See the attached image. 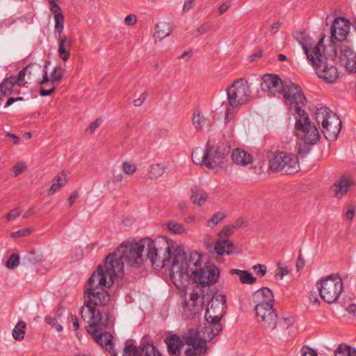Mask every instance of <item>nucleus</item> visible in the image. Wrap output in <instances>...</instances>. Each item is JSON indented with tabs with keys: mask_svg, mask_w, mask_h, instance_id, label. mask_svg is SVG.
Masks as SVG:
<instances>
[{
	"mask_svg": "<svg viewBox=\"0 0 356 356\" xmlns=\"http://www.w3.org/2000/svg\"><path fill=\"white\" fill-rule=\"evenodd\" d=\"M26 330V323L19 321L13 330V337L16 341H22L24 338Z\"/></svg>",
	"mask_w": 356,
	"mask_h": 356,
	"instance_id": "nucleus-40",
	"label": "nucleus"
},
{
	"mask_svg": "<svg viewBox=\"0 0 356 356\" xmlns=\"http://www.w3.org/2000/svg\"><path fill=\"white\" fill-rule=\"evenodd\" d=\"M182 338L184 344L191 346L185 350L186 356H202L207 352V341L200 337L197 329L190 328Z\"/></svg>",
	"mask_w": 356,
	"mask_h": 356,
	"instance_id": "nucleus-12",
	"label": "nucleus"
},
{
	"mask_svg": "<svg viewBox=\"0 0 356 356\" xmlns=\"http://www.w3.org/2000/svg\"><path fill=\"white\" fill-rule=\"evenodd\" d=\"M330 113H334L329 108L327 107H321L318 108L316 112V119L318 124L321 123L322 127H323V120H328V115Z\"/></svg>",
	"mask_w": 356,
	"mask_h": 356,
	"instance_id": "nucleus-41",
	"label": "nucleus"
},
{
	"mask_svg": "<svg viewBox=\"0 0 356 356\" xmlns=\"http://www.w3.org/2000/svg\"><path fill=\"white\" fill-rule=\"evenodd\" d=\"M209 151L208 149L207 146L205 149L202 147H196L191 154V158L194 163L197 165H205L209 160Z\"/></svg>",
	"mask_w": 356,
	"mask_h": 356,
	"instance_id": "nucleus-27",
	"label": "nucleus"
},
{
	"mask_svg": "<svg viewBox=\"0 0 356 356\" xmlns=\"http://www.w3.org/2000/svg\"><path fill=\"white\" fill-rule=\"evenodd\" d=\"M17 84L16 81L14 80V76H10L5 79L1 83H0V97L1 101L3 97H8L12 94H19V90L16 88Z\"/></svg>",
	"mask_w": 356,
	"mask_h": 356,
	"instance_id": "nucleus-26",
	"label": "nucleus"
},
{
	"mask_svg": "<svg viewBox=\"0 0 356 356\" xmlns=\"http://www.w3.org/2000/svg\"><path fill=\"white\" fill-rule=\"evenodd\" d=\"M293 37L302 46L307 58L311 63H316L314 58L319 54V49L316 48L314 51L311 53L312 38L305 31H296L293 33Z\"/></svg>",
	"mask_w": 356,
	"mask_h": 356,
	"instance_id": "nucleus-22",
	"label": "nucleus"
},
{
	"mask_svg": "<svg viewBox=\"0 0 356 356\" xmlns=\"http://www.w3.org/2000/svg\"><path fill=\"white\" fill-rule=\"evenodd\" d=\"M252 83L243 78L236 79L233 83L227 88L228 106L225 111V121L229 122L236 113L241 106L256 98L257 95L252 93L250 87Z\"/></svg>",
	"mask_w": 356,
	"mask_h": 356,
	"instance_id": "nucleus-6",
	"label": "nucleus"
},
{
	"mask_svg": "<svg viewBox=\"0 0 356 356\" xmlns=\"http://www.w3.org/2000/svg\"><path fill=\"white\" fill-rule=\"evenodd\" d=\"M31 234V229L29 228L27 229H19L15 232H13V237H24L29 236Z\"/></svg>",
	"mask_w": 356,
	"mask_h": 356,
	"instance_id": "nucleus-59",
	"label": "nucleus"
},
{
	"mask_svg": "<svg viewBox=\"0 0 356 356\" xmlns=\"http://www.w3.org/2000/svg\"><path fill=\"white\" fill-rule=\"evenodd\" d=\"M323 121L322 132L325 138L330 141L336 140L342 127L340 118L335 113H330L328 115V120H324Z\"/></svg>",
	"mask_w": 356,
	"mask_h": 356,
	"instance_id": "nucleus-18",
	"label": "nucleus"
},
{
	"mask_svg": "<svg viewBox=\"0 0 356 356\" xmlns=\"http://www.w3.org/2000/svg\"><path fill=\"white\" fill-rule=\"evenodd\" d=\"M305 265V259L302 257V252H301V250H299V255H298V259L296 261V269L298 271H299L300 270H301L302 268H304Z\"/></svg>",
	"mask_w": 356,
	"mask_h": 356,
	"instance_id": "nucleus-61",
	"label": "nucleus"
},
{
	"mask_svg": "<svg viewBox=\"0 0 356 356\" xmlns=\"http://www.w3.org/2000/svg\"><path fill=\"white\" fill-rule=\"evenodd\" d=\"M119 276L120 275H111L108 273L105 263L104 266L100 264L88 280L84 289H101L100 286L110 288L114 283L113 277Z\"/></svg>",
	"mask_w": 356,
	"mask_h": 356,
	"instance_id": "nucleus-15",
	"label": "nucleus"
},
{
	"mask_svg": "<svg viewBox=\"0 0 356 356\" xmlns=\"http://www.w3.org/2000/svg\"><path fill=\"white\" fill-rule=\"evenodd\" d=\"M67 182L66 175L64 171L60 172V175H57L54 178V182L48 190V195H51L56 192L60 191L63 186H64Z\"/></svg>",
	"mask_w": 356,
	"mask_h": 356,
	"instance_id": "nucleus-35",
	"label": "nucleus"
},
{
	"mask_svg": "<svg viewBox=\"0 0 356 356\" xmlns=\"http://www.w3.org/2000/svg\"><path fill=\"white\" fill-rule=\"evenodd\" d=\"M225 217V215L223 213L217 212L213 215L210 221L212 222L214 225H216L219 222H220L222 219H224Z\"/></svg>",
	"mask_w": 356,
	"mask_h": 356,
	"instance_id": "nucleus-58",
	"label": "nucleus"
},
{
	"mask_svg": "<svg viewBox=\"0 0 356 356\" xmlns=\"http://www.w3.org/2000/svg\"><path fill=\"white\" fill-rule=\"evenodd\" d=\"M201 265V256L197 252L186 254L182 245H177L173 251V259L170 269V277L179 289L185 288L189 283V269L193 266L197 268Z\"/></svg>",
	"mask_w": 356,
	"mask_h": 356,
	"instance_id": "nucleus-4",
	"label": "nucleus"
},
{
	"mask_svg": "<svg viewBox=\"0 0 356 356\" xmlns=\"http://www.w3.org/2000/svg\"><path fill=\"white\" fill-rule=\"evenodd\" d=\"M19 264V257L16 254H12L6 261V267L14 269Z\"/></svg>",
	"mask_w": 356,
	"mask_h": 356,
	"instance_id": "nucleus-46",
	"label": "nucleus"
},
{
	"mask_svg": "<svg viewBox=\"0 0 356 356\" xmlns=\"http://www.w3.org/2000/svg\"><path fill=\"white\" fill-rule=\"evenodd\" d=\"M193 280L203 287L212 286L218 282L220 276V270L214 264H208L204 268L191 269Z\"/></svg>",
	"mask_w": 356,
	"mask_h": 356,
	"instance_id": "nucleus-14",
	"label": "nucleus"
},
{
	"mask_svg": "<svg viewBox=\"0 0 356 356\" xmlns=\"http://www.w3.org/2000/svg\"><path fill=\"white\" fill-rule=\"evenodd\" d=\"M349 189V184L346 179H341L336 181L332 186V190L334 192V196L341 197L344 195Z\"/></svg>",
	"mask_w": 356,
	"mask_h": 356,
	"instance_id": "nucleus-38",
	"label": "nucleus"
},
{
	"mask_svg": "<svg viewBox=\"0 0 356 356\" xmlns=\"http://www.w3.org/2000/svg\"><path fill=\"white\" fill-rule=\"evenodd\" d=\"M40 73L42 74V70L41 65H40L39 70H33V69L29 70V71H27V74H26L28 82L29 81H34V82L37 83L36 80H38L40 79L37 78L36 75L40 74Z\"/></svg>",
	"mask_w": 356,
	"mask_h": 356,
	"instance_id": "nucleus-49",
	"label": "nucleus"
},
{
	"mask_svg": "<svg viewBox=\"0 0 356 356\" xmlns=\"http://www.w3.org/2000/svg\"><path fill=\"white\" fill-rule=\"evenodd\" d=\"M122 356H143L140 347L138 348L134 340L130 339L125 341Z\"/></svg>",
	"mask_w": 356,
	"mask_h": 356,
	"instance_id": "nucleus-36",
	"label": "nucleus"
},
{
	"mask_svg": "<svg viewBox=\"0 0 356 356\" xmlns=\"http://www.w3.org/2000/svg\"><path fill=\"white\" fill-rule=\"evenodd\" d=\"M337 51L339 50V58L340 61L345 65V67L349 72H356V53L349 45L346 44L337 45Z\"/></svg>",
	"mask_w": 356,
	"mask_h": 356,
	"instance_id": "nucleus-21",
	"label": "nucleus"
},
{
	"mask_svg": "<svg viewBox=\"0 0 356 356\" xmlns=\"http://www.w3.org/2000/svg\"><path fill=\"white\" fill-rule=\"evenodd\" d=\"M54 19H55V32L59 33V35H61V33L63 31V24H64V16L62 14V12H58L54 14Z\"/></svg>",
	"mask_w": 356,
	"mask_h": 356,
	"instance_id": "nucleus-45",
	"label": "nucleus"
},
{
	"mask_svg": "<svg viewBox=\"0 0 356 356\" xmlns=\"http://www.w3.org/2000/svg\"><path fill=\"white\" fill-rule=\"evenodd\" d=\"M216 292L211 289L206 293L201 289L193 290L190 294L189 300H185L183 305L184 315L188 319L193 318L203 309L205 302H211Z\"/></svg>",
	"mask_w": 356,
	"mask_h": 356,
	"instance_id": "nucleus-10",
	"label": "nucleus"
},
{
	"mask_svg": "<svg viewBox=\"0 0 356 356\" xmlns=\"http://www.w3.org/2000/svg\"><path fill=\"white\" fill-rule=\"evenodd\" d=\"M301 356H318V354L314 350L309 348L307 346H304L302 348Z\"/></svg>",
	"mask_w": 356,
	"mask_h": 356,
	"instance_id": "nucleus-56",
	"label": "nucleus"
},
{
	"mask_svg": "<svg viewBox=\"0 0 356 356\" xmlns=\"http://www.w3.org/2000/svg\"><path fill=\"white\" fill-rule=\"evenodd\" d=\"M63 76V70L60 67L56 66L54 68L53 71L50 74V76H48L47 70H42V79L36 80L37 83L40 85L49 84L55 85L58 84Z\"/></svg>",
	"mask_w": 356,
	"mask_h": 356,
	"instance_id": "nucleus-24",
	"label": "nucleus"
},
{
	"mask_svg": "<svg viewBox=\"0 0 356 356\" xmlns=\"http://www.w3.org/2000/svg\"><path fill=\"white\" fill-rule=\"evenodd\" d=\"M106 327L101 326H95L87 330L88 332L92 336L95 341L102 347L108 351L111 356H118L116 350L114 349L115 343H113V336L108 332H101V331Z\"/></svg>",
	"mask_w": 356,
	"mask_h": 356,
	"instance_id": "nucleus-16",
	"label": "nucleus"
},
{
	"mask_svg": "<svg viewBox=\"0 0 356 356\" xmlns=\"http://www.w3.org/2000/svg\"><path fill=\"white\" fill-rule=\"evenodd\" d=\"M204 120V118L201 116L200 113H195L193 118V123L197 130L202 129L201 122Z\"/></svg>",
	"mask_w": 356,
	"mask_h": 356,
	"instance_id": "nucleus-51",
	"label": "nucleus"
},
{
	"mask_svg": "<svg viewBox=\"0 0 356 356\" xmlns=\"http://www.w3.org/2000/svg\"><path fill=\"white\" fill-rule=\"evenodd\" d=\"M295 322V319L293 317H287L282 318V321H280V325L283 327V328H288L291 325H292Z\"/></svg>",
	"mask_w": 356,
	"mask_h": 356,
	"instance_id": "nucleus-54",
	"label": "nucleus"
},
{
	"mask_svg": "<svg viewBox=\"0 0 356 356\" xmlns=\"http://www.w3.org/2000/svg\"><path fill=\"white\" fill-rule=\"evenodd\" d=\"M142 355L145 356H161V353L152 342H142L140 345Z\"/></svg>",
	"mask_w": 356,
	"mask_h": 356,
	"instance_id": "nucleus-39",
	"label": "nucleus"
},
{
	"mask_svg": "<svg viewBox=\"0 0 356 356\" xmlns=\"http://www.w3.org/2000/svg\"><path fill=\"white\" fill-rule=\"evenodd\" d=\"M211 29V24L209 22H205L202 24L199 28L192 32V35L195 38L199 37L200 35L206 33Z\"/></svg>",
	"mask_w": 356,
	"mask_h": 356,
	"instance_id": "nucleus-47",
	"label": "nucleus"
},
{
	"mask_svg": "<svg viewBox=\"0 0 356 356\" xmlns=\"http://www.w3.org/2000/svg\"><path fill=\"white\" fill-rule=\"evenodd\" d=\"M51 88L48 90L44 89L43 88H41L40 89L39 93L42 97H47L52 95L56 89V87L54 85H50Z\"/></svg>",
	"mask_w": 356,
	"mask_h": 356,
	"instance_id": "nucleus-60",
	"label": "nucleus"
},
{
	"mask_svg": "<svg viewBox=\"0 0 356 356\" xmlns=\"http://www.w3.org/2000/svg\"><path fill=\"white\" fill-rule=\"evenodd\" d=\"M26 169V165L24 163L19 162L17 163L13 167V171L14 173V177H17L20 174H22Z\"/></svg>",
	"mask_w": 356,
	"mask_h": 356,
	"instance_id": "nucleus-50",
	"label": "nucleus"
},
{
	"mask_svg": "<svg viewBox=\"0 0 356 356\" xmlns=\"http://www.w3.org/2000/svg\"><path fill=\"white\" fill-rule=\"evenodd\" d=\"M45 322L55 328L58 332H61L63 330V326L58 323L57 320L51 316H47L45 317Z\"/></svg>",
	"mask_w": 356,
	"mask_h": 356,
	"instance_id": "nucleus-48",
	"label": "nucleus"
},
{
	"mask_svg": "<svg viewBox=\"0 0 356 356\" xmlns=\"http://www.w3.org/2000/svg\"><path fill=\"white\" fill-rule=\"evenodd\" d=\"M166 166L164 163H157L150 165L147 169L148 179L155 180L161 177L165 170Z\"/></svg>",
	"mask_w": 356,
	"mask_h": 356,
	"instance_id": "nucleus-32",
	"label": "nucleus"
},
{
	"mask_svg": "<svg viewBox=\"0 0 356 356\" xmlns=\"http://www.w3.org/2000/svg\"><path fill=\"white\" fill-rule=\"evenodd\" d=\"M256 315L259 323L270 331L273 330L277 325V314L273 306L267 307H261L260 306L256 311Z\"/></svg>",
	"mask_w": 356,
	"mask_h": 356,
	"instance_id": "nucleus-19",
	"label": "nucleus"
},
{
	"mask_svg": "<svg viewBox=\"0 0 356 356\" xmlns=\"http://www.w3.org/2000/svg\"><path fill=\"white\" fill-rule=\"evenodd\" d=\"M146 250L145 238L137 242L124 241L118 248L109 253L105 259V266L108 273L111 275H122L124 273V264L134 267H140L145 259L143 254Z\"/></svg>",
	"mask_w": 356,
	"mask_h": 356,
	"instance_id": "nucleus-3",
	"label": "nucleus"
},
{
	"mask_svg": "<svg viewBox=\"0 0 356 356\" xmlns=\"http://www.w3.org/2000/svg\"><path fill=\"white\" fill-rule=\"evenodd\" d=\"M147 95H148L147 92L145 91L144 92H143L138 99H136L134 101V106H141L143 104V102L146 100Z\"/></svg>",
	"mask_w": 356,
	"mask_h": 356,
	"instance_id": "nucleus-62",
	"label": "nucleus"
},
{
	"mask_svg": "<svg viewBox=\"0 0 356 356\" xmlns=\"http://www.w3.org/2000/svg\"><path fill=\"white\" fill-rule=\"evenodd\" d=\"M208 149L209 151V160L206 163V166L211 170L216 169V168L221 166L223 163L222 160L227 156L230 152V147L225 145L224 143L217 147L209 146L207 145Z\"/></svg>",
	"mask_w": 356,
	"mask_h": 356,
	"instance_id": "nucleus-20",
	"label": "nucleus"
},
{
	"mask_svg": "<svg viewBox=\"0 0 356 356\" xmlns=\"http://www.w3.org/2000/svg\"><path fill=\"white\" fill-rule=\"evenodd\" d=\"M353 348L347 344L341 343L335 350L334 356H351Z\"/></svg>",
	"mask_w": 356,
	"mask_h": 356,
	"instance_id": "nucleus-44",
	"label": "nucleus"
},
{
	"mask_svg": "<svg viewBox=\"0 0 356 356\" xmlns=\"http://www.w3.org/2000/svg\"><path fill=\"white\" fill-rule=\"evenodd\" d=\"M30 69L35 70H39L40 65L36 63H30L27 65L25 67H24L22 70H21L17 76H13L14 80L17 82V87L22 88L25 86L26 83H28V81L25 80V76H26L27 71H29V70Z\"/></svg>",
	"mask_w": 356,
	"mask_h": 356,
	"instance_id": "nucleus-31",
	"label": "nucleus"
},
{
	"mask_svg": "<svg viewBox=\"0 0 356 356\" xmlns=\"http://www.w3.org/2000/svg\"><path fill=\"white\" fill-rule=\"evenodd\" d=\"M146 242L145 259H149L152 267L156 270L163 268L173 258V251L176 248L172 241L165 236H159L154 240L145 238Z\"/></svg>",
	"mask_w": 356,
	"mask_h": 356,
	"instance_id": "nucleus-5",
	"label": "nucleus"
},
{
	"mask_svg": "<svg viewBox=\"0 0 356 356\" xmlns=\"http://www.w3.org/2000/svg\"><path fill=\"white\" fill-rule=\"evenodd\" d=\"M280 264L279 263L277 272L275 274V277L280 278L282 280L284 277V276L289 274V270H288L287 268L281 267V266H280Z\"/></svg>",
	"mask_w": 356,
	"mask_h": 356,
	"instance_id": "nucleus-57",
	"label": "nucleus"
},
{
	"mask_svg": "<svg viewBox=\"0 0 356 356\" xmlns=\"http://www.w3.org/2000/svg\"><path fill=\"white\" fill-rule=\"evenodd\" d=\"M231 275H237L241 283L247 284H252L257 281V278L245 270L232 269L229 271Z\"/></svg>",
	"mask_w": 356,
	"mask_h": 356,
	"instance_id": "nucleus-34",
	"label": "nucleus"
},
{
	"mask_svg": "<svg viewBox=\"0 0 356 356\" xmlns=\"http://www.w3.org/2000/svg\"><path fill=\"white\" fill-rule=\"evenodd\" d=\"M172 33L170 24L166 22H160L155 26L154 38L161 40L170 35Z\"/></svg>",
	"mask_w": 356,
	"mask_h": 356,
	"instance_id": "nucleus-37",
	"label": "nucleus"
},
{
	"mask_svg": "<svg viewBox=\"0 0 356 356\" xmlns=\"http://www.w3.org/2000/svg\"><path fill=\"white\" fill-rule=\"evenodd\" d=\"M337 47L330 44L323 47V55L318 54L314 60L316 63H312L318 76L327 83H334L339 78L337 68L334 64L337 58Z\"/></svg>",
	"mask_w": 356,
	"mask_h": 356,
	"instance_id": "nucleus-7",
	"label": "nucleus"
},
{
	"mask_svg": "<svg viewBox=\"0 0 356 356\" xmlns=\"http://www.w3.org/2000/svg\"><path fill=\"white\" fill-rule=\"evenodd\" d=\"M233 234L229 226H225L219 232L218 236V239L214 245L211 243L207 244V249L212 254H216L217 257L222 256L225 254L229 255L234 251V245L228 239Z\"/></svg>",
	"mask_w": 356,
	"mask_h": 356,
	"instance_id": "nucleus-13",
	"label": "nucleus"
},
{
	"mask_svg": "<svg viewBox=\"0 0 356 356\" xmlns=\"http://www.w3.org/2000/svg\"><path fill=\"white\" fill-rule=\"evenodd\" d=\"M233 161L236 164L247 165L252 162V156L247 152L235 149L232 154Z\"/></svg>",
	"mask_w": 356,
	"mask_h": 356,
	"instance_id": "nucleus-30",
	"label": "nucleus"
},
{
	"mask_svg": "<svg viewBox=\"0 0 356 356\" xmlns=\"http://www.w3.org/2000/svg\"><path fill=\"white\" fill-rule=\"evenodd\" d=\"M300 131H301V130H300ZM303 133H304V140H305V144L302 146H300L298 149V153L302 156H305L307 153H309L310 152L311 148L308 146V145H314L315 143H317V141L319 140V138H320V135H319V133L318 132V139L316 140L315 142L310 143L306 141L305 139H306L307 135L311 134L312 133L310 131L309 132L308 131V133H305L303 131Z\"/></svg>",
	"mask_w": 356,
	"mask_h": 356,
	"instance_id": "nucleus-43",
	"label": "nucleus"
},
{
	"mask_svg": "<svg viewBox=\"0 0 356 356\" xmlns=\"http://www.w3.org/2000/svg\"><path fill=\"white\" fill-rule=\"evenodd\" d=\"M109 293L101 289H84V305L81 307L80 315L81 318L86 320V314H89V326H101L108 327L114 324V307L104 308L99 311L97 306L105 307L110 301Z\"/></svg>",
	"mask_w": 356,
	"mask_h": 356,
	"instance_id": "nucleus-2",
	"label": "nucleus"
},
{
	"mask_svg": "<svg viewBox=\"0 0 356 356\" xmlns=\"http://www.w3.org/2000/svg\"><path fill=\"white\" fill-rule=\"evenodd\" d=\"M102 122L101 119L97 118L94 122L90 123V124L86 129V131L89 134H92L95 131V130L100 125Z\"/></svg>",
	"mask_w": 356,
	"mask_h": 356,
	"instance_id": "nucleus-55",
	"label": "nucleus"
},
{
	"mask_svg": "<svg viewBox=\"0 0 356 356\" xmlns=\"http://www.w3.org/2000/svg\"><path fill=\"white\" fill-rule=\"evenodd\" d=\"M321 298L327 303L337 301L343 291L342 279L337 275H330L316 282Z\"/></svg>",
	"mask_w": 356,
	"mask_h": 356,
	"instance_id": "nucleus-9",
	"label": "nucleus"
},
{
	"mask_svg": "<svg viewBox=\"0 0 356 356\" xmlns=\"http://www.w3.org/2000/svg\"><path fill=\"white\" fill-rule=\"evenodd\" d=\"M350 32V22L345 17H336L330 27V44L335 45V41L343 42Z\"/></svg>",
	"mask_w": 356,
	"mask_h": 356,
	"instance_id": "nucleus-17",
	"label": "nucleus"
},
{
	"mask_svg": "<svg viewBox=\"0 0 356 356\" xmlns=\"http://www.w3.org/2000/svg\"><path fill=\"white\" fill-rule=\"evenodd\" d=\"M355 212V207L353 204H350L348 207V210L346 213V218L351 220L353 219Z\"/></svg>",
	"mask_w": 356,
	"mask_h": 356,
	"instance_id": "nucleus-64",
	"label": "nucleus"
},
{
	"mask_svg": "<svg viewBox=\"0 0 356 356\" xmlns=\"http://www.w3.org/2000/svg\"><path fill=\"white\" fill-rule=\"evenodd\" d=\"M261 90L264 92H269L273 95L277 93H282L286 104L294 106V110L297 114L296 117L295 128L296 130H301L305 133L311 132L307 134L306 141L312 143L318 139V129L312 123L307 112L301 108L305 106L307 99L304 95L301 87L291 82V81H282L281 78L274 74H266L262 77V81L260 83Z\"/></svg>",
	"mask_w": 356,
	"mask_h": 356,
	"instance_id": "nucleus-1",
	"label": "nucleus"
},
{
	"mask_svg": "<svg viewBox=\"0 0 356 356\" xmlns=\"http://www.w3.org/2000/svg\"><path fill=\"white\" fill-rule=\"evenodd\" d=\"M167 227L172 233L176 234H181L186 233V229L184 227L183 225L177 222V221H168L167 223Z\"/></svg>",
	"mask_w": 356,
	"mask_h": 356,
	"instance_id": "nucleus-42",
	"label": "nucleus"
},
{
	"mask_svg": "<svg viewBox=\"0 0 356 356\" xmlns=\"http://www.w3.org/2000/svg\"><path fill=\"white\" fill-rule=\"evenodd\" d=\"M168 353L171 356H179L181 348L184 346V341L177 334H171L165 339Z\"/></svg>",
	"mask_w": 356,
	"mask_h": 356,
	"instance_id": "nucleus-25",
	"label": "nucleus"
},
{
	"mask_svg": "<svg viewBox=\"0 0 356 356\" xmlns=\"http://www.w3.org/2000/svg\"><path fill=\"white\" fill-rule=\"evenodd\" d=\"M191 191V201L193 204L201 206L205 203L208 195L201 187L195 185L192 186Z\"/></svg>",
	"mask_w": 356,
	"mask_h": 356,
	"instance_id": "nucleus-28",
	"label": "nucleus"
},
{
	"mask_svg": "<svg viewBox=\"0 0 356 356\" xmlns=\"http://www.w3.org/2000/svg\"><path fill=\"white\" fill-rule=\"evenodd\" d=\"M252 300L256 304L254 307V310L256 312L259 306L261 307L273 306L275 301L274 294L272 290L269 288L263 287L253 293Z\"/></svg>",
	"mask_w": 356,
	"mask_h": 356,
	"instance_id": "nucleus-23",
	"label": "nucleus"
},
{
	"mask_svg": "<svg viewBox=\"0 0 356 356\" xmlns=\"http://www.w3.org/2000/svg\"><path fill=\"white\" fill-rule=\"evenodd\" d=\"M71 41L65 35H60L58 39V54L63 60L67 61L70 55Z\"/></svg>",
	"mask_w": 356,
	"mask_h": 356,
	"instance_id": "nucleus-29",
	"label": "nucleus"
},
{
	"mask_svg": "<svg viewBox=\"0 0 356 356\" xmlns=\"http://www.w3.org/2000/svg\"><path fill=\"white\" fill-rule=\"evenodd\" d=\"M207 302L204 317L209 326L204 327V333L207 332L209 339H212L222 330L220 320L224 314V308L226 307V296L224 294H220L214 297L211 302Z\"/></svg>",
	"mask_w": 356,
	"mask_h": 356,
	"instance_id": "nucleus-8",
	"label": "nucleus"
},
{
	"mask_svg": "<svg viewBox=\"0 0 356 356\" xmlns=\"http://www.w3.org/2000/svg\"><path fill=\"white\" fill-rule=\"evenodd\" d=\"M20 215V211L19 209L15 208L14 209H12L6 216V218L8 221L13 220L15 219L17 217H18Z\"/></svg>",
	"mask_w": 356,
	"mask_h": 356,
	"instance_id": "nucleus-63",
	"label": "nucleus"
},
{
	"mask_svg": "<svg viewBox=\"0 0 356 356\" xmlns=\"http://www.w3.org/2000/svg\"><path fill=\"white\" fill-rule=\"evenodd\" d=\"M270 170L275 172H283L285 175L297 172L299 169L298 157L285 152H277L269 161Z\"/></svg>",
	"mask_w": 356,
	"mask_h": 356,
	"instance_id": "nucleus-11",
	"label": "nucleus"
},
{
	"mask_svg": "<svg viewBox=\"0 0 356 356\" xmlns=\"http://www.w3.org/2000/svg\"><path fill=\"white\" fill-rule=\"evenodd\" d=\"M43 259L42 252L38 250H33L29 251L22 258V264L24 265L37 264L41 262Z\"/></svg>",
	"mask_w": 356,
	"mask_h": 356,
	"instance_id": "nucleus-33",
	"label": "nucleus"
},
{
	"mask_svg": "<svg viewBox=\"0 0 356 356\" xmlns=\"http://www.w3.org/2000/svg\"><path fill=\"white\" fill-rule=\"evenodd\" d=\"M122 169L125 174L132 175L136 171V167L134 165H131L128 162H124L122 165Z\"/></svg>",
	"mask_w": 356,
	"mask_h": 356,
	"instance_id": "nucleus-52",
	"label": "nucleus"
},
{
	"mask_svg": "<svg viewBox=\"0 0 356 356\" xmlns=\"http://www.w3.org/2000/svg\"><path fill=\"white\" fill-rule=\"evenodd\" d=\"M254 270H257V275L259 277H264L267 272L266 266L264 264H257L252 267Z\"/></svg>",
	"mask_w": 356,
	"mask_h": 356,
	"instance_id": "nucleus-53",
	"label": "nucleus"
}]
</instances>
